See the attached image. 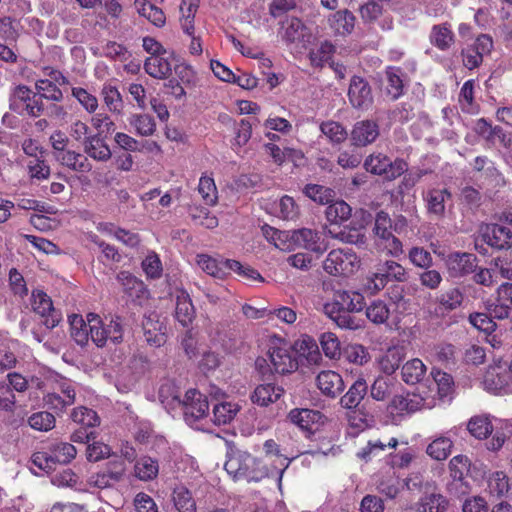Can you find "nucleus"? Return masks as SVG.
<instances>
[{"mask_svg":"<svg viewBox=\"0 0 512 512\" xmlns=\"http://www.w3.org/2000/svg\"><path fill=\"white\" fill-rule=\"evenodd\" d=\"M36 91L42 96V99L60 102L63 99V93L57 84L51 80H37L35 83Z\"/></svg>","mask_w":512,"mask_h":512,"instance_id":"20","label":"nucleus"},{"mask_svg":"<svg viewBox=\"0 0 512 512\" xmlns=\"http://www.w3.org/2000/svg\"><path fill=\"white\" fill-rule=\"evenodd\" d=\"M69 132L72 138H74L76 141H82L83 143L87 138L90 137L88 136V125L80 120H77L71 124Z\"/></svg>","mask_w":512,"mask_h":512,"instance_id":"38","label":"nucleus"},{"mask_svg":"<svg viewBox=\"0 0 512 512\" xmlns=\"http://www.w3.org/2000/svg\"><path fill=\"white\" fill-rule=\"evenodd\" d=\"M143 49L150 54V56L158 55L161 53H165L167 50L164 46L157 41L154 37L145 36L142 40Z\"/></svg>","mask_w":512,"mask_h":512,"instance_id":"40","label":"nucleus"},{"mask_svg":"<svg viewBox=\"0 0 512 512\" xmlns=\"http://www.w3.org/2000/svg\"><path fill=\"white\" fill-rule=\"evenodd\" d=\"M72 96L77 99L80 105L90 114L95 113L99 104L95 95L82 87H73Z\"/></svg>","mask_w":512,"mask_h":512,"instance_id":"21","label":"nucleus"},{"mask_svg":"<svg viewBox=\"0 0 512 512\" xmlns=\"http://www.w3.org/2000/svg\"><path fill=\"white\" fill-rule=\"evenodd\" d=\"M129 123L140 136H151L156 131L155 120L148 114H134L129 119Z\"/></svg>","mask_w":512,"mask_h":512,"instance_id":"18","label":"nucleus"},{"mask_svg":"<svg viewBox=\"0 0 512 512\" xmlns=\"http://www.w3.org/2000/svg\"><path fill=\"white\" fill-rule=\"evenodd\" d=\"M128 91L132 98L136 101L138 107L145 108L146 106V91L145 88L138 83L129 85Z\"/></svg>","mask_w":512,"mask_h":512,"instance_id":"44","label":"nucleus"},{"mask_svg":"<svg viewBox=\"0 0 512 512\" xmlns=\"http://www.w3.org/2000/svg\"><path fill=\"white\" fill-rule=\"evenodd\" d=\"M159 464L156 459L149 456L139 458L135 463V475L142 481H149L157 477Z\"/></svg>","mask_w":512,"mask_h":512,"instance_id":"16","label":"nucleus"},{"mask_svg":"<svg viewBox=\"0 0 512 512\" xmlns=\"http://www.w3.org/2000/svg\"><path fill=\"white\" fill-rule=\"evenodd\" d=\"M101 96L110 112L121 114L124 104L122 96L116 86L111 83H105L101 89Z\"/></svg>","mask_w":512,"mask_h":512,"instance_id":"14","label":"nucleus"},{"mask_svg":"<svg viewBox=\"0 0 512 512\" xmlns=\"http://www.w3.org/2000/svg\"><path fill=\"white\" fill-rule=\"evenodd\" d=\"M9 279L11 281V284L14 285L15 289H17L18 286H21L22 288H24V279H23L22 275L16 269L10 270Z\"/></svg>","mask_w":512,"mask_h":512,"instance_id":"63","label":"nucleus"},{"mask_svg":"<svg viewBox=\"0 0 512 512\" xmlns=\"http://www.w3.org/2000/svg\"><path fill=\"white\" fill-rule=\"evenodd\" d=\"M104 471H107L114 483L118 482L125 473V463L121 459L110 461Z\"/></svg>","mask_w":512,"mask_h":512,"instance_id":"39","label":"nucleus"},{"mask_svg":"<svg viewBox=\"0 0 512 512\" xmlns=\"http://www.w3.org/2000/svg\"><path fill=\"white\" fill-rule=\"evenodd\" d=\"M200 0H181L180 26L185 34H193L195 15L199 9Z\"/></svg>","mask_w":512,"mask_h":512,"instance_id":"11","label":"nucleus"},{"mask_svg":"<svg viewBox=\"0 0 512 512\" xmlns=\"http://www.w3.org/2000/svg\"><path fill=\"white\" fill-rule=\"evenodd\" d=\"M198 192L207 205H213L217 199V188L214 179L202 176L199 180Z\"/></svg>","mask_w":512,"mask_h":512,"instance_id":"24","label":"nucleus"},{"mask_svg":"<svg viewBox=\"0 0 512 512\" xmlns=\"http://www.w3.org/2000/svg\"><path fill=\"white\" fill-rule=\"evenodd\" d=\"M25 239L29 243H31L36 249L46 254L53 253L56 250V245L45 238L38 237L35 235H25Z\"/></svg>","mask_w":512,"mask_h":512,"instance_id":"35","label":"nucleus"},{"mask_svg":"<svg viewBox=\"0 0 512 512\" xmlns=\"http://www.w3.org/2000/svg\"><path fill=\"white\" fill-rule=\"evenodd\" d=\"M52 449L55 461L58 462V464L70 463L77 454L75 446L68 442L56 443L52 446Z\"/></svg>","mask_w":512,"mask_h":512,"instance_id":"23","label":"nucleus"},{"mask_svg":"<svg viewBox=\"0 0 512 512\" xmlns=\"http://www.w3.org/2000/svg\"><path fill=\"white\" fill-rule=\"evenodd\" d=\"M17 358L14 352L8 348H0V372H5L16 367Z\"/></svg>","mask_w":512,"mask_h":512,"instance_id":"37","label":"nucleus"},{"mask_svg":"<svg viewBox=\"0 0 512 512\" xmlns=\"http://www.w3.org/2000/svg\"><path fill=\"white\" fill-rule=\"evenodd\" d=\"M172 53L166 51L154 56H149L144 62L145 72L156 79H166L172 73Z\"/></svg>","mask_w":512,"mask_h":512,"instance_id":"7","label":"nucleus"},{"mask_svg":"<svg viewBox=\"0 0 512 512\" xmlns=\"http://www.w3.org/2000/svg\"><path fill=\"white\" fill-rule=\"evenodd\" d=\"M134 506L137 512H158V507L153 498L143 492L136 495Z\"/></svg>","mask_w":512,"mask_h":512,"instance_id":"29","label":"nucleus"},{"mask_svg":"<svg viewBox=\"0 0 512 512\" xmlns=\"http://www.w3.org/2000/svg\"><path fill=\"white\" fill-rule=\"evenodd\" d=\"M116 165L119 170L130 171L133 166V158L129 153H123L116 158Z\"/></svg>","mask_w":512,"mask_h":512,"instance_id":"53","label":"nucleus"},{"mask_svg":"<svg viewBox=\"0 0 512 512\" xmlns=\"http://www.w3.org/2000/svg\"><path fill=\"white\" fill-rule=\"evenodd\" d=\"M43 73L45 76L49 77L48 80L53 81V83L59 86H65L69 84L68 78L64 76L63 73L58 69L47 66L43 68Z\"/></svg>","mask_w":512,"mask_h":512,"instance_id":"45","label":"nucleus"},{"mask_svg":"<svg viewBox=\"0 0 512 512\" xmlns=\"http://www.w3.org/2000/svg\"><path fill=\"white\" fill-rule=\"evenodd\" d=\"M114 140L117 145L125 151H141L140 142L126 133L117 132L114 136Z\"/></svg>","mask_w":512,"mask_h":512,"instance_id":"32","label":"nucleus"},{"mask_svg":"<svg viewBox=\"0 0 512 512\" xmlns=\"http://www.w3.org/2000/svg\"><path fill=\"white\" fill-rule=\"evenodd\" d=\"M84 152L92 159L100 162H106L112 156L110 147L101 134H95L86 139Z\"/></svg>","mask_w":512,"mask_h":512,"instance_id":"9","label":"nucleus"},{"mask_svg":"<svg viewBox=\"0 0 512 512\" xmlns=\"http://www.w3.org/2000/svg\"><path fill=\"white\" fill-rule=\"evenodd\" d=\"M61 484L69 487H75L77 484V475L70 469L64 470L61 474Z\"/></svg>","mask_w":512,"mask_h":512,"instance_id":"57","label":"nucleus"},{"mask_svg":"<svg viewBox=\"0 0 512 512\" xmlns=\"http://www.w3.org/2000/svg\"><path fill=\"white\" fill-rule=\"evenodd\" d=\"M49 141H50L51 146L53 148V154H54L55 157L57 155L63 153L64 151H66L67 150V146L69 144V138L61 130L54 131L50 135Z\"/></svg>","mask_w":512,"mask_h":512,"instance_id":"31","label":"nucleus"},{"mask_svg":"<svg viewBox=\"0 0 512 512\" xmlns=\"http://www.w3.org/2000/svg\"><path fill=\"white\" fill-rule=\"evenodd\" d=\"M18 206L26 210L42 211L40 202L34 199H21L18 203Z\"/></svg>","mask_w":512,"mask_h":512,"instance_id":"59","label":"nucleus"},{"mask_svg":"<svg viewBox=\"0 0 512 512\" xmlns=\"http://www.w3.org/2000/svg\"><path fill=\"white\" fill-rule=\"evenodd\" d=\"M126 52V48L115 41H109L103 48L104 56L113 60L124 56Z\"/></svg>","mask_w":512,"mask_h":512,"instance_id":"41","label":"nucleus"},{"mask_svg":"<svg viewBox=\"0 0 512 512\" xmlns=\"http://www.w3.org/2000/svg\"><path fill=\"white\" fill-rule=\"evenodd\" d=\"M182 346L186 352V354L191 358L195 355V346H194V340L191 336L190 332H187L185 337L182 340Z\"/></svg>","mask_w":512,"mask_h":512,"instance_id":"58","label":"nucleus"},{"mask_svg":"<svg viewBox=\"0 0 512 512\" xmlns=\"http://www.w3.org/2000/svg\"><path fill=\"white\" fill-rule=\"evenodd\" d=\"M92 124L95 128H100L102 125L105 126H113L114 123L111 121L110 117L105 113H97L92 117ZM109 130V127H107Z\"/></svg>","mask_w":512,"mask_h":512,"instance_id":"55","label":"nucleus"},{"mask_svg":"<svg viewBox=\"0 0 512 512\" xmlns=\"http://www.w3.org/2000/svg\"><path fill=\"white\" fill-rule=\"evenodd\" d=\"M175 72L183 83L188 85L195 83L196 75L191 66L185 64L177 65Z\"/></svg>","mask_w":512,"mask_h":512,"instance_id":"43","label":"nucleus"},{"mask_svg":"<svg viewBox=\"0 0 512 512\" xmlns=\"http://www.w3.org/2000/svg\"><path fill=\"white\" fill-rule=\"evenodd\" d=\"M88 483L92 487L104 489L110 487L114 482L111 479V476H109V474L107 473V471L103 470L92 474L88 479Z\"/></svg>","mask_w":512,"mask_h":512,"instance_id":"36","label":"nucleus"},{"mask_svg":"<svg viewBox=\"0 0 512 512\" xmlns=\"http://www.w3.org/2000/svg\"><path fill=\"white\" fill-rule=\"evenodd\" d=\"M110 447L103 442H93L86 448V457L90 462L100 461L110 455Z\"/></svg>","mask_w":512,"mask_h":512,"instance_id":"28","label":"nucleus"},{"mask_svg":"<svg viewBox=\"0 0 512 512\" xmlns=\"http://www.w3.org/2000/svg\"><path fill=\"white\" fill-rule=\"evenodd\" d=\"M87 321L91 341L97 347H104L108 341L113 344L122 342L123 325L119 316L111 318L109 323H105L99 315L95 313H89L87 315Z\"/></svg>","mask_w":512,"mask_h":512,"instance_id":"1","label":"nucleus"},{"mask_svg":"<svg viewBox=\"0 0 512 512\" xmlns=\"http://www.w3.org/2000/svg\"><path fill=\"white\" fill-rule=\"evenodd\" d=\"M13 207L14 204L11 201L0 199V223L8 220Z\"/></svg>","mask_w":512,"mask_h":512,"instance_id":"56","label":"nucleus"},{"mask_svg":"<svg viewBox=\"0 0 512 512\" xmlns=\"http://www.w3.org/2000/svg\"><path fill=\"white\" fill-rule=\"evenodd\" d=\"M112 18H119L123 8L117 0H96Z\"/></svg>","mask_w":512,"mask_h":512,"instance_id":"47","label":"nucleus"},{"mask_svg":"<svg viewBox=\"0 0 512 512\" xmlns=\"http://www.w3.org/2000/svg\"><path fill=\"white\" fill-rule=\"evenodd\" d=\"M172 402L182 407L185 421L188 423L203 418L209 409L207 398L196 389L186 391L183 399L176 392L172 395Z\"/></svg>","mask_w":512,"mask_h":512,"instance_id":"2","label":"nucleus"},{"mask_svg":"<svg viewBox=\"0 0 512 512\" xmlns=\"http://www.w3.org/2000/svg\"><path fill=\"white\" fill-rule=\"evenodd\" d=\"M99 247L102 250V253L108 260H112L115 262H119L121 259V255L119 254L118 250L115 248V246L110 245L105 242H100Z\"/></svg>","mask_w":512,"mask_h":512,"instance_id":"48","label":"nucleus"},{"mask_svg":"<svg viewBox=\"0 0 512 512\" xmlns=\"http://www.w3.org/2000/svg\"><path fill=\"white\" fill-rule=\"evenodd\" d=\"M76 400L74 387L67 382L59 384L58 392L47 393L44 398V404L49 409L59 415L63 413L67 407L73 405Z\"/></svg>","mask_w":512,"mask_h":512,"instance_id":"6","label":"nucleus"},{"mask_svg":"<svg viewBox=\"0 0 512 512\" xmlns=\"http://www.w3.org/2000/svg\"><path fill=\"white\" fill-rule=\"evenodd\" d=\"M136 12L156 28L166 25V14L162 8L152 4L149 0H134Z\"/></svg>","mask_w":512,"mask_h":512,"instance_id":"8","label":"nucleus"},{"mask_svg":"<svg viewBox=\"0 0 512 512\" xmlns=\"http://www.w3.org/2000/svg\"><path fill=\"white\" fill-rule=\"evenodd\" d=\"M48 116L57 120H65L67 111L62 105L52 104L48 108Z\"/></svg>","mask_w":512,"mask_h":512,"instance_id":"54","label":"nucleus"},{"mask_svg":"<svg viewBox=\"0 0 512 512\" xmlns=\"http://www.w3.org/2000/svg\"><path fill=\"white\" fill-rule=\"evenodd\" d=\"M191 38V42L189 44V52L192 55H201L203 52L202 42L200 36L196 35L195 29L193 30V34H186Z\"/></svg>","mask_w":512,"mask_h":512,"instance_id":"52","label":"nucleus"},{"mask_svg":"<svg viewBox=\"0 0 512 512\" xmlns=\"http://www.w3.org/2000/svg\"><path fill=\"white\" fill-rule=\"evenodd\" d=\"M166 86L171 88L170 93L177 99H180L185 95L184 88L176 80H169Z\"/></svg>","mask_w":512,"mask_h":512,"instance_id":"60","label":"nucleus"},{"mask_svg":"<svg viewBox=\"0 0 512 512\" xmlns=\"http://www.w3.org/2000/svg\"><path fill=\"white\" fill-rule=\"evenodd\" d=\"M16 404V396L6 381H0V410L13 412Z\"/></svg>","mask_w":512,"mask_h":512,"instance_id":"26","label":"nucleus"},{"mask_svg":"<svg viewBox=\"0 0 512 512\" xmlns=\"http://www.w3.org/2000/svg\"><path fill=\"white\" fill-rule=\"evenodd\" d=\"M95 438V432L93 430H88L80 427L76 429L70 436V440L75 443H88L91 439Z\"/></svg>","mask_w":512,"mask_h":512,"instance_id":"46","label":"nucleus"},{"mask_svg":"<svg viewBox=\"0 0 512 512\" xmlns=\"http://www.w3.org/2000/svg\"><path fill=\"white\" fill-rule=\"evenodd\" d=\"M210 68L218 79L224 81V64L217 60H211Z\"/></svg>","mask_w":512,"mask_h":512,"instance_id":"62","label":"nucleus"},{"mask_svg":"<svg viewBox=\"0 0 512 512\" xmlns=\"http://www.w3.org/2000/svg\"><path fill=\"white\" fill-rule=\"evenodd\" d=\"M121 283L123 293L129 301L135 305L142 306L149 298V290L143 281L127 271H121L117 275Z\"/></svg>","mask_w":512,"mask_h":512,"instance_id":"5","label":"nucleus"},{"mask_svg":"<svg viewBox=\"0 0 512 512\" xmlns=\"http://www.w3.org/2000/svg\"><path fill=\"white\" fill-rule=\"evenodd\" d=\"M114 237L118 240L124 243L126 246L129 247H137L140 243V237L137 233L131 232L129 230H125L122 228H117L114 231Z\"/></svg>","mask_w":512,"mask_h":512,"instance_id":"34","label":"nucleus"},{"mask_svg":"<svg viewBox=\"0 0 512 512\" xmlns=\"http://www.w3.org/2000/svg\"><path fill=\"white\" fill-rule=\"evenodd\" d=\"M6 379V384L10 385L13 392L23 393L28 389V380L18 372L8 373Z\"/></svg>","mask_w":512,"mask_h":512,"instance_id":"33","label":"nucleus"},{"mask_svg":"<svg viewBox=\"0 0 512 512\" xmlns=\"http://www.w3.org/2000/svg\"><path fill=\"white\" fill-rule=\"evenodd\" d=\"M56 419L54 414L48 411H40L33 413L28 418L29 426L38 431H50L55 427Z\"/></svg>","mask_w":512,"mask_h":512,"instance_id":"19","label":"nucleus"},{"mask_svg":"<svg viewBox=\"0 0 512 512\" xmlns=\"http://www.w3.org/2000/svg\"><path fill=\"white\" fill-rule=\"evenodd\" d=\"M146 341L155 347H160L166 342L165 333H152L150 330L145 331Z\"/></svg>","mask_w":512,"mask_h":512,"instance_id":"51","label":"nucleus"},{"mask_svg":"<svg viewBox=\"0 0 512 512\" xmlns=\"http://www.w3.org/2000/svg\"><path fill=\"white\" fill-rule=\"evenodd\" d=\"M33 311L42 318V323L48 328H55L62 319V314L53 306L51 298L43 291L37 290L32 293Z\"/></svg>","mask_w":512,"mask_h":512,"instance_id":"4","label":"nucleus"},{"mask_svg":"<svg viewBox=\"0 0 512 512\" xmlns=\"http://www.w3.org/2000/svg\"><path fill=\"white\" fill-rule=\"evenodd\" d=\"M197 264L199 267L205 271L208 275H211L215 278L222 279L224 276V271L220 266V263L209 255L199 254L197 255Z\"/></svg>","mask_w":512,"mask_h":512,"instance_id":"25","label":"nucleus"},{"mask_svg":"<svg viewBox=\"0 0 512 512\" xmlns=\"http://www.w3.org/2000/svg\"><path fill=\"white\" fill-rule=\"evenodd\" d=\"M221 409L224 410V403L221 402L219 404H216L213 409L214 414V423L216 425H221L224 423V414L222 413Z\"/></svg>","mask_w":512,"mask_h":512,"instance_id":"64","label":"nucleus"},{"mask_svg":"<svg viewBox=\"0 0 512 512\" xmlns=\"http://www.w3.org/2000/svg\"><path fill=\"white\" fill-rule=\"evenodd\" d=\"M62 165L77 172H89L92 168L87 157L81 153L67 149L55 157Z\"/></svg>","mask_w":512,"mask_h":512,"instance_id":"12","label":"nucleus"},{"mask_svg":"<svg viewBox=\"0 0 512 512\" xmlns=\"http://www.w3.org/2000/svg\"><path fill=\"white\" fill-rule=\"evenodd\" d=\"M219 364H220V359L216 353L206 352L202 356V359L199 363V367L204 373H207V372L217 368L219 366Z\"/></svg>","mask_w":512,"mask_h":512,"instance_id":"42","label":"nucleus"},{"mask_svg":"<svg viewBox=\"0 0 512 512\" xmlns=\"http://www.w3.org/2000/svg\"><path fill=\"white\" fill-rule=\"evenodd\" d=\"M71 419L73 422L80 425V427L88 430H92L100 423V419L96 411L84 406L74 408L71 413Z\"/></svg>","mask_w":512,"mask_h":512,"instance_id":"15","label":"nucleus"},{"mask_svg":"<svg viewBox=\"0 0 512 512\" xmlns=\"http://www.w3.org/2000/svg\"><path fill=\"white\" fill-rule=\"evenodd\" d=\"M28 169L30 176L38 180L46 179L50 175V167L44 160H40L38 158L29 162Z\"/></svg>","mask_w":512,"mask_h":512,"instance_id":"30","label":"nucleus"},{"mask_svg":"<svg viewBox=\"0 0 512 512\" xmlns=\"http://www.w3.org/2000/svg\"><path fill=\"white\" fill-rule=\"evenodd\" d=\"M70 321V334L73 340L81 347L86 346L91 340L88 321L80 315H72Z\"/></svg>","mask_w":512,"mask_h":512,"instance_id":"13","label":"nucleus"},{"mask_svg":"<svg viewBox=\"0 0 512 512\" xmlns=\"http://www.w3.org/2000/svg\"><path fill=\"white\" fill-rule=\"evenodd\" d=\"M12 106L19 114L31 117L41 116L45 109L42 96L25 85L15 88Z\"/></svg>","mask_w":512,"mask_h":512,"instance_id":"3","label":"nucleus"},{"mask_svg":"<svg viewBox=\"0 0 512 512\" xmlns=\"http://www.w3.org/2000/svg\"><path fill=\"white\" fill-rule=\"evenodd\" d=\"M16 54L14 53V51L3 45V44H0V59L6 61V62H14L16 61Z\"/></svg>","mask_w":512,"mask_h":512,"instance_id":"61","label":"nucleus"},{"mask_svg":"<svg viewBox=\"0 0 512 512\" xmlns=\"http://www.w3.org/2000/svg\"><path fill=\"white\" fill-rule=\"evenodd\" d=\"M32 463L39 469L49 473L54 471L58 465L55 461L54 452L51 448L50 451H38L32 455Z\"/></svg>","mask_w":512,"mask_h":512,"instance_id":"22","label":"nucleus"},{"mask_svg":"<svg viewBox=\"0 0 512 512\" xmlns=\"http://www.w3.org/2000/svg\"><path fill=\"white\" fill-rule=\"evenodd\" d=\"M173 502L179 512H196V502L191 492L184 486L174 489Z\"/></svg>","mask_w":512,"mask_h":512,"instance_id":"17","label":"nucleus"},{"mask_svg":"<svg viewBox=\"0 0 512 512\" xmlns=\"http://www.w3.org/2000/svg\"><path fill=\"white\" fill-rule=\"evenodd\" d=\"M142 268L150 278H158L162 273V264L156 253L148 254L142 261Z\"/></svg>","mask_w":512,"mask_h":512,"instance_id":"27","label":"nucleus"},{"mask_svg":"<svg viewBox=\"0 0 512 512\" xmlns=\"http://www.w3.org/2000/svg\"><path fill=\"white\" fill-rule=\"evenodd\" d=\"M24 153L30 157L37 158L39 152H41L40 146L36 140L26 139L22 144Z\"/></svg>","mask_w":512,"mask_h":512,"instance_id":"49","label":"nucleus"},{"mask_svg":"<svg viewBox=\"0 0 512 512\" xmlns=\"http://www.w3.org/2000/svg\"><path fill=\"white\" fill-rule=\"evenodd\" d=\"M175 318L183 326H189L195 318V309L186 291H179L176 295Z\"/></svg>","mask_w":512,"mask_h":512,"instance_id":"10","label":"nucleus"},{"mask_svg":"<svg viewBox=\"0 0 512 512\" xmlns=\"http://www.w3.org/2000/svg\"><path fill=\"white\" fill-rule=\"evenodd\" d=\"M151 107L161 121L168 120L170 114L166 105L161 103L158 99L153 98L151 100Z\"/></svg>","mask_w":512,"mask_h":512,"instance_id":"50","label":"nucleus"}]
</instances>
